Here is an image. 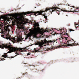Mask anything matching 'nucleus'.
Listing matches in <instances>:
<instances>
[{
  "instance_id": "nucleus-20",
  "label": "nucleus",
  "mask_w": 79,
  "mask_h": 79,
  "mask_svg": "<svg viewBox=\"0 0 79 79\" xmlns=\"http://www.w3.org/2000/svg\"><path fill=\"white\" fill-rule=\"evenodd\" d=\"M13 58V56L9 57V58Z\"/></svg>"
},
{
  "instance_id": "nucleus-8",
  "label": "nucleus",
  "mask_w": 79,
  "mask_h": 79,
  "mask_svg": "<svg viewBox=\"0 0 79 79\" xmlns=\"http://www.w3.org/2000/svg\"><path fill=\"white\" fill-rule=\"evenodd\" d=\"M8 55H7V53H5L4 55H2V58H1V60L3 61V60H5V59H4V58H6L7 57V56Z\"/></svg>"
},
{
  "instance_id": "nucleus-11",
  "label": "nucleus",
  "mask_w": 79,
  "mask_h": 79,
  "mask_svg": "<svg viewBox=\"0 0 79 79\" xmlns=\"http://www.w3.org/2000/svg\"><path fill=\"white\" fill-rule=\"evenodd\" d=\"M61 11H63L64 12H68H68H72L73 13H75V12H76V11H68L67 10H63V9L61 10Z\"/></svg>"
},
{
  "instance_id": "nucleus-1",
  "label": "nucleus",
  "mask_w": 79,
  "mask_h": 79,
  "mask_svg": "<svg viewBox=\"0 0 79 79\" xmlns=\"http://www.w3.org/2000/svg\"><path fill=\"white\" fill-rule=\"evenodd\" d=\"M44 11L43 10H41L40 11H37L36 12H33L32 11H28L27 12H23L20 14L19 16L18 17H16L13 20L12 23L13 24H15L17 22H19L21 23L22 24H20V25L18 27L19 31H21V30L23 29L24 28V26L23 24H26L27 23V22L26 21L24 18V16H25L26 14L29 15V14H32V13H34V15L35 16H37V15H40L42 14V13H44Z\"/></svg>"
},
{
  "instance_id": "nucleus-4",
  "label": "nucleus",
  "mask_w": 79,
  "mask_h": 79,
  "mask_svg": "<svg viewBox=\"0 0 79 79\" xmlns=\"http://www.w3.org/2000/svg\"><path fill=\"white\" fill-rule=\"evenodd\" d=\"M1 37H5V38L7 40L9 39L10 40H11L13 44L15 43H17V42H19V41H21V40L20 39V36L19 35L18 37H17V39L15 38H12L9 35H1Z\"/></svg>"
},
{
  "instance_id": "nucleus-32",
  "label": "nucleus",
  "mask_w": 79,
  "mask_h": 79,
  "mask_svg": "<svg viewBox=\"0 0 79 79\" xmlns=\"http://www.w3.org/2000/svg\"><path fill=\"white\" fill-rule=\"evenodd\" d=\"M31 24H32V22H31Z\"/></svg>"
},
{
  "instance_id": "nucleus-40",
  "label": "nucleus",
  "mask_w": 79,
  "mask_h": 79,
  "mask_svg": "<svg viewBox=\"0 0 79 79\" xmlns=\"http://www.w3.org/2000/svg\"><path fill=\"white\" fill-rule=\"evenodd\" d=\"M57 41H56V43H57Z\"/></svg>"
},
{
  "instance_id": "nucleus-3",
  "label": "nucleus",
  "mask_w": 79,
  "mask_h": 79,
  "mask_svg": "<svg viewBox=\"0 0 79 79\" xmlns=\"http://www.w3.org/2000/svg\"><path fill=\"white\" fill-rule=\"evenodd\" d=\"M39 23H36L34 24V26L33 27H34V28H32L33 30L32 29H30L29 30V31L31 35H33L34 37H36L37 35L39 34L43 35L45 32V30L43 28H41L40 30V31L37 30V29H40V28L39 27Z\"/></svg>"
},
{
  "instance_id": "nucleus-9",
  "label": "nucleus",
  "mask_w": 79,
  "mask_h": 79,
  "mask_svg": "<svg viewBox=\"0 0 79 79\" xmlns=\"http://www.w3.org/2000/svg\"><path fill=\"white\" fill-rule=\"evenodd\" d=\"M56 42V40H53L52 41V40H49L47 41V40H45L43 43L45 44V43H50V42L51 43L52 42H54H54Z\"/></svg>"
},
{
  "instance_id": "nucleus-16",
  "label": "nucleus",
  "mask_w": 79,
  "mask_h": 79,
  "mask_svg": "<svg viewBox=\"0 0 79 79\" xmlns=\"http://www.w3.org/2000/svg\"><path fill=\"white\" fill-rule=\"evenodd\" d=\"M39 42H38L37 43H35V45H39Z\"/></svg>"
},
{
  "instance_id": "nucleus-33",
  "label": "nucleus",
  "mask_w": 79,
  "mask_h": 79,
  "mask_svg": "<svg viewBox=\"0 0 79 79\" xmlns=\"http://www.w3.org/2000/svg\"><path fill=\"white\" fill-rule=\"evenodd\" d=\"M57 40H58V39H56V41H57Z\"/></svg>"
},
{
  "instance_id": "nucleus-21",
  "label": "nucleus",
  "mask_w": 79,
  "mask_h": 79,
  "mask_svg": "<svg viewBox=\"0 0 79 79\" xmlns=\"http://www.w3.org/2000/svg\"><path fill=\"white\" fill-rule=\"evenodd\" d=\"M60 31H62V30H63V29H60Z\"/></svg>"
},
{
  "instance_id": "nucleus-13",
  "label": "nucleus",
  "mask_w": 79,
  "mask_h": 79,
  "mask_svg": "<svg viewBox=\"0 0 79 79\" xmlns=\"http://www.w3.org/2000/svg\"><path fill=\"white\" fill-rule=\"evenodd\" d=\"M34 50H35V52H40V51H39V50H40V49H39L38 50H36V49L35 48Z\"/></svg>"
},
{
  "instance_id": "nucleus-37",
  "label": "nucleus",
  "mask_w": 79,
  "mask_h": 79,
  "mask_svg": "<svg viewBox=\"0 0 79 79\" xmlns=\"http://www.w3.org/2000/svg\"><path fill=\"white\" fill-rule=\"evenodd\" d=\"M36 8V7H35V8Z\"/></svg>"
},
{
  "instance_id": "nucleus-6",
  "label": "nucleus",
  "mask_w": 79,
  "mask_h": 79,
  "mask_svg": "<svg viewBox=\"0 0 79 79\" xmlns=\"http://www.w3.org/2000/svg\"><path fill=\"white\" fill-rule=\"evenodd\" d=\"M56 9V8L55 7H53L52 8H46L44 11H47L50 10L49 11L50 12H51V13L52 14V12H53V11H58Z\"/></svg>"
},
{
  "instance_id": "nucleus-10",
  "label": "nucleus",
  "mask_w": 79,
  "mask_h": 79,
  "mask_svg": "<svg viewBox=\"0 0 79 79\" xmlns=\"http://www.w3.org/2000/svg\"><path fill=\"white\" fill-rule=\"evenodd\" d=\"M55 48H55V47L53 46H52L51 48H48L47 49V50H52V49H54Z\"/></svg>"
},
{
  "instance_id": "nucleus-39",
  "label": "nucleus",
  "mask_w": 79,
  "mask_h": 79,
  "mask_svg": "<svg viewBox=\"0 0 79 79\" xmlns=\"http://www.w3.org/2000/svg\"><path fill=\"white\" fill-rule=\"evenodd\" d=\"M78 22H79V20Z\"/></svg>"
},
{
  "instance_id": "nucleus-24",
  "label": "nucleus",
  "mask_w": 79,
  "mask_h": 79,
  "mask_svg": "<svg viewBox=\"0 0 79 79\" xmlns=\"http://www.w3.org/2000/svg\"><path fill=\"white\" fill-rule=\"evenodd\" d=\"M66 34L67 35H68V34L66 33Z\"/></svg>"
},
{
  "instance_id": "nucleus-26",
  "label": "nucleus",
  "mask_w": 79,
  "mask_h": 79,
  "mask_svg": "<svg viewBox=\"0 0 79 79\" xmlns=\"http://www.w3.org/2000/svg\"><path fill=\"white\" fill-rule=\"evenodd\" d=\"M75 27L76 29H77V27H76V26H75Z\"/></svg>"
},
{
  "instance_id": "nucleus-25",
  "label": "nucleus",
  "mask_w": 79,
  "mask_h": 79,
  "mask_svg": "<svg viewBox=\"0 0 79 79\" xmlns=\"http://www.w3.org/2000/svg\"><path fill=\"white\" fill-rule=\"evenodd\" d=\"M25 39H27V37L25 38Z\"/></svg>"
},
{
  "instance_id": "nucleus-18",
  "label": "nucleus",
  "mask_w": 79,
  "mask_h": 79,
  "mask_svg": "<svg viewBox=\"0 0 79 79\" xmlns=\"http://www.w3.org/2000/svg\"><path fill=\"white\" fill-rule=\"evenodd\" d=\"M44 18H45V19H47V16L45 15L44 16Z\"/></svg>"
},
{
  "instance_id": "nucleus-41",
  "label": "nucleus",
  "mask_w": 79,
  "mask_h": 79,
  "mask_svg": "<svg viewBox=\"0 0 79 79\" xmlns=\"http://www.w3.org/2000/svg\"><path fill=\"white\" fill-rule=\"evenodd\" d=\"M68 37H69V36H68Z\"/></svg>"
},
{
  "instance_id": "nucleus-29",
  "label": "nucleus",
  "mask_w": 79,
  "mask_h": 79,
  "mask_svg": "<svg viewBox=\"0 0 79 79\" xmlns=\"http://www.w3.org/2000/svg\"><path fill=\"white\" fill-rule=\"evenodd\" d=\"M75 25H77V24H75Z\"/></svg>"
},
{
  "instance_id": "nucleus-12",
  "label": "nucleus",
  "mask_w": 79,
  "mask_h": 79,
  "mask_svg": "<svg viewBox=\"0 0 79 79\" xmlns=\"http://www.w3.org/2000/svg\"><path fill=\"white\" fill-rule=\"evenodd\" d=\"M61 39L62 40H64V39L65 40H68L67 38H68V37H61Z\"/></svg>"
},
{
  "instance_id": "nucleus-38",
  "label": "nucleus",
  "mask_w": 79,
  "mask_h": 79,
  "mask_svg": "<svg viewBox=\"0 0 79 79\" xmlns=\"http://www.w3.org/2000/svg\"><path fill=\"white\" fill-rule=\"evenodd\" d=\"M74 11H76V10H74Z\"/></svg>"
},
{
  "instance_id": "nucleus-5",
  "label": "nucleus",
  "mask_w": 79,
  "mask_h": 79,
  "mask_svg": "<svg viewBox=\"0 0 79 79\" xmlns=\"http://www.w3.org/2000/svg\"><path fill=\"white\" fill-rule=\"evenodd\" d=\"M2 18V17H0V20H1V19ZM3 20H2V21H4V23H0V29L1 28H3L4 30L6 31L8 29V22L6 21H8L7 20H6V19H5V18L2 19Z\"/></svg>"
},
{
  "instance_id": "nucleus-27",
  "label": "nucleus",
  "mask_w": 79,
  "mask_h": 79,
  "mask_svg": "<svg viewBox=\"0 0 79 79\" xmlns=\"http://www.w3.org/2000/svg\"><path fill=\"white\" fill-rule=\"evenodd\" d=\"M72 7H73V8H74V6H72Z\"/></svg>"
},
{
  "instance_id": "nucleus-7",
  "label": "nucleus",
  "mask_w": 79,
  "mask_h": 79,
  "mask_svg": "<svg viewBox=\"0 0 79 79\" xmlns=\"http://www.w3.org/2000/svg\"><path fill=\"white\" fill-rule=\"evenodd\" d=\"M71 40H73V42H76V41H74V40L73 39H71L70 40H68V41L67 42V44L66 45V46L67 47H69V46H76V45H78V44H77L74 43H72V44H69V43L68 42H70V41H71Z\"/></svg>"
},
{
  "instance_id": "nucleus-2",
  "label": "nucleus",
  "mask_w": 79,
  "mask_h": 79,
  "mask_svg": "<svg viewBox=\"0 0 79 79\" xmlns=\"http://www.w3.org/2000/svg\"><path fill=\"white\" fill-rule=\"evenodd\" d=\"M0 47L1 48H8V50L10 51L8 52L7 53H11V52H16V53L17 55H23V52H24L23 51H26L27 50V47L24 48H18L15 47L11 46V45H9V44H0Z\"/></svg>"
},
{
  "instance_id": "nucleus-30",
  "label": "nucleus",
  "mask_w": 79,
  "mask_h": 79,
  "mask_svg": "<svg viewBox=\"0 0 79 79\" xmlns=\"http://www.w3.org/2000/svg\"><path fill=\"white\" fill-rule=\"evenodd\" d=\"M31 15H32V14L30 15V16H31Z\"/></svg>"
},
{
  "instance_id": "nucleus-17",
  "label": "nucleus",
  "mask_w": 79,
  "mask_h": 79,
  "mask_svg": "<svg viewBox=\"0 0 79 79\" xmlns=\"http://www.w3.org/2000/svg\"><path fill=\"white\" fill-rule=\"evenodd\" d=\"M69 31H70V32H71L72 31H74V30H73L72 29H70L69 30Z\"/></svg>"
},
{
  "instance_id": "nucleus-22",
  "label": "nucleus",
  "mask_w": 79,
  "mask_h": 79,
  "mask_svg": "<svg viewBox=\"0 0 79 79\" xmlns=\"http://www.w3.org/2000/svg\"><path fill=\"white\" fill-rule=\"evenodd\" d=\"M77 11H76V12H77L78 11H79V10H77Z\"/></svg>"
},
{
  "instance_id": "nucleus-15",
  "label": "nucleus",
  "mask_w": 79,
  "mask_h": 79,
  "mask_svg": "<svg viewBox=\"0 0 79 79\" xmlns=\"http://www.w3.org/2000/svg\"><path fill=\"white\" fill-rule=\"evenodd\" d=\"M62 46H63V45H60L59 46H58L56 48H59L62 47Z\"/></svg>"
},
{
  "instance_id": "nucleus-14",
  "label": "nucleus",
  "mask_w": 79,
  "mask_h": 79,
  "mask_svg": "<svg viewBox=\"0 0 79 79\" xmlns=\"http://www.w3.org/2000/svg\"><path fill=\"white\" fill-rule=\"evenodd\" d=\"M39 47H40V48H41L42 47V44L40 43H39V44H38Z\"/></svg>"
},
{
  "instance_id": "nucleus-35",
  "label": "nucleus",
  "mask_w": 79,
  "mask_h": 79,
  "mask_svg": "<svg viewBox=\"0 0 79 79\" xmlns=\"http://www.w3.org/2000/svg\"><path fill=\"white\" fill-rule=\"evenodd\" d=\"M0 13H2V12L0 11Z\"/></svg>"
},
{
  "instance_id": "nucleus-36",
  "label": "nucleus",
  "mask_w": 79,
  "mask_h": 79,
  "mask_svg": "<svg viewBox=\"0 0 79 79\" xmlns=\"http://www.w3.org/2000/svg\"><path fill=\"white\" fill-rule=\"evenodd\" d=\"M58 15H60V14H59Z\"/></svg>"
},
{
  "instance_id": "nucleus-19",
  "label": "nucleus",
  "mask_w": 79,
  "mask_h": 79,
  "mask_svg": "<svg viewBox=\"0 0 79 79\" xmlns=\"http://www.w3.org/2000/svg\"><path fill=\"white\" fill-rule=\"evenodd\" d=\"M30 54H31V53L30 52H29L27 54V56H28L29 55H30Z\"/></svg>"
},
{
  "instance_id": "nucleus-28",
  "label": "nucleus",
  "mask_w": 79,
  "mask_h": 79,
  "mask_svg": "<svg viewBox=\"0 0 79 79\" xmlns=\"http://www.w3.org/2000/svg\"><path fill=\"white\" fill-rule=\"evenodd\" d=\"M61 40V38H59V40Z\"/></svg>"
},
{
  "instance_id": "nucleus-23",
  "label": "nucleus",
  "mask_w": 79,
  "mask_h": 79,
  "mask_svg": "<svg viewBox=\"0 0 79 79\" xmlns=\"http://www.w3.org/2000/svg\"><path fill=\"white\" fill-rule=\"evenodd\" d=\"M23 75H25V73H23Z\"/></svg>"
},
{
  "instance_id": "nucleus-34",
  "label": "nucleus",
  "mask_w": 79,
  "mask_h": 79,
  "mask_svg": "<svg viewBox=\"0 0 79 79\" xmlns=\"http://www.w3.org/2000/svg\"><path fill=\"white\" fill-rule=\"evenodd\" d=\"M50 31H52V29H51V30Z\"/></svg>"
},
{
  "instance_id": "nucleus-31",
  "label": "nucleus",
  "mask_w": 79,
  "mask_h": 79,
  "mask_svg": "<svg viewBox=\"0 0 79 79\" xmlns=\"http://www.w3.org/2000/svg\"><path fill=\"white\" fill-rule=\"evenodd\" d=\"M25 74H27V72H26Z\"/></svg>"
}]
</instances>
